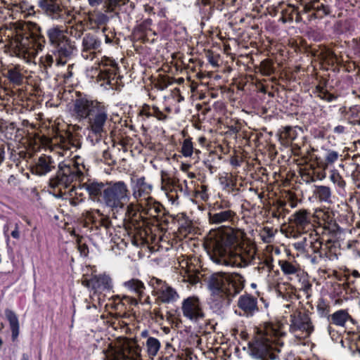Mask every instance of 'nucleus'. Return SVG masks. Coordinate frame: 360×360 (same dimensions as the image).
I'll use <instances>...</instances> for the list:
<instances>
[{
	"instance_id": "obj_1",
	"label": "nucleus",
	"mask_w": 360,
	"mask_h": 360,
	"mask_svg": "<svg viewBox=\"0 0 360 360\" xmlns=\"http://www.w3.org/2000/svg\"><path fill=\"white\" fill-rule=\"evenodd\" d=\"M245 233L229 227L226 231H210L207 248L212 259L221 265L245 267L255 259L256 248L250 240H245Z\"/></svg>"
},
{
	"instance_id": "obj_2",
	"label": "nucleus",
	"mask_w": 360,
	"mask_h": 360,
	"mask_svg": "<svg viewBox=\"0 0 360 360\" xmlns=\"http://www.w3.org/2000/svg\"><path fill=\"white\" fill-rule=\"evenodd\" d=\"M281 333L270 323L257 328L254 342L250 345L251 360H274V352H280L283 345Z\"/></svg>"
},
{
	"instance_id": "obj_3",
	"label": "nucleus",
	"mask_w": 360,
	"mask_h": 360,
	"mask_svg": "<svg viewBox=\"0 0 360 360\" xmlns=\"http://www.w3.org/2000/svg\"><path fill=\"white\" fill-rule=\"evenodd\" d=\"M245 279L238 273L219 272L209 278V287L214 294L229 301L244 288Z\"/></svg>"
},
{
	"instance_id": "obj_4",
	"label": "nucleus",
	"mask_w": 360,
	"mask_h": 360,
	"mask_svg": "<svg viewBox=\"0 0 360 360\" xmlns=\"http://www.w3.org/2000/svg\"><path fill=\"white\" fill-rule=\"evenodd\" d=\"M130 198V191L122 181H108L103 192V202L113 214L124 210Z\"/></svg>"
},
{
	"instance_id": "obj_5",
	"label": "nucleus",
	"mask_w": 360,
	"mask_h": 360,
	"mask_svg": "<svg viewBox=\"0 0 360 360\" xmlns=\"http://www.w3.org/2000/svg\"><path fill=\"white\" fill-rule=\"evenodd\" d=\"M141 350L136 342L127 338L119 339L103 350L104 360H142Z\"/></svg>"
},
{
	"instance_id": "obj_6",
	"label": "nucleus",
	"mask_w": 360,
	"mask_h": 360,
	"mask_svg": "<svg viewBox=\"0 0 360 360\" xmlns=\"http://www.w3.org/2000/svg\"><path fill=\"white\" fill-rule=\"evenodd\" d=\"M47 34L51 45L56 49L58 56L56 64L58 65L66 64V58L72 54L75 46L65 34V31L58 27H53L48 30Z\"/></svg>"
},
{
	"instance_id": "obj_7",
	"label": "nucleus",
	"mask_w": 360,
	"mask_h": 360,
	"mask_svg": "<svg viewBox=\"0 0 360 360\" xmlns=\"http://www.w3.org/2000/svg\"><path fill=\"white\" fill-rule=\"evenodd\" d=\"M83 176V172L77 166H59L57 175L50 180V185L51 187L63 186L68 188L72 182L80 181Z\"/></svg>"
},
{
	"instance_id": "obj_8",
	"label": "nucleus",
	"mask_w": 360,
	"mask_h": 360,
	"mask_svg": "<svg viewBox=\"0 0 360 360\" xmlns=\"http://www.w3.org/2000/svg\"><path fill=\"white\" fill-rule=\"evenodd\" d=\"M87 120V129L96 136V141L106 134L105 126L108 120V114L103 105H101L95 112L91 113Z\"/></svg>"
},
{
	"instance_id": "obj_9",
	"label": "nucleus",
	"mask_w": 360,
	"mask_h": 360,
	"mask_svg": "<svg viewBox=\"0 0 360 360\" xmlns=\"http://www.w3.org/2000/svg\"><path fill=\"white\" fill-rule=\"evenodd\" d=\"M101 105L97 101L88 100L85 98H77L73 104L74 115L79 120L88 119Z\"/></svg>"
},
{
	"instance_id": "obj_10",
	"label": "nucleus",
	"mask_w": 360,
	"mask_h": 360,
	"mask_svg": "<svg viewBox=\"0 0 360 360\" xmlns=\"http://www.w3.org/2000/svg\"><path fill=\"white\" fill-rule=\"evenodd\" d=\"M311 218L312 216L308 210L301 209L292 215L289 222L296 229L297 233L300 235L312 229Z\"/></svg>"
},
{
	"instance_id": "obj_11",
	"label": "nucleus",
	"mask_w": 360,
	"mask_h": 360,
	"mask_svg": "<svg viewBox=\"0 0 360 360\" xmlns=\"http://www.w3.org/2000/svg\"><path fill=\"white\" fill-rule=\"evenodd\" d=\"M181 309L184 315L193 321L197 322L205 316L200 300L197 297H190L186 299L182 303Z\"/></svg>"
},
{
	"instance_id": "obj_12",
	"label": "nucleus",
	"mask_w": 360,
	"mask_h": 360,
	"mask_svg": "<svg viewBox=\"0 0 360 360\" xmlns=\"http://www.w3.org/2000/svg\"><path fill=\"white\" fill-rule=\"evenodd\" d=\"M290 330L292 333L302 332L304 338L308 337L314 330L311 319L304 313H298L297 315H291Z\"/></svg>"
},
{
	"instance_id": "obj_13",
	"label": "nucleus",
	"mask_w": 360,
	"mask_h": 360,
	"mask_svg": "<svg viewBox=\"0 0 360 360\" xmlns=\"http://www.w3.org/2000/svg\"><path fill=\"white\" fill-rule=\"evenodd\" d=\"M325 1L326 0H312L304 5V11L311 13V18H322L330 13V8Z\"/></svg>"
},
{
	"instance_id": "obj_14",
	"label": "nucleus",
	"mask_w": 360,
	"mask_h": 360,
	"mask_svg": "<svg viewBox=\"0 0 360 360\" xmlns=\"http://www.w3.org/2000/svg\"><path fill=\"white\" fill-rule=\"evenodd\" d=\"M312 56L317 58L321 62L328 65H333L338 61L337 56L329 49L324 46L319 47L318 49L310 47L307 50Z\"/></svg>"
},
{
	"instance_id": "obj_15",
	"label": "nucleus",
	"mask_w": 360,
	"mask_h": 360,
	"mask_svg": "<svg viewBox=\"0 0 360 360\" xmlns=\"http://www.w3.org/2000/svg\"><path fill=\"white\" fill-rule=\"evenodd\" d=\"M126 229H134L140 237L148 234L147 221L141 214L134 213V217L125 222Z\"/></svg>"
},
{
	"instance_id": "obj_16",
	"label": "nucleus",
	"mask_w": 360,
	"mask_h": 360,
	"mask_svg": "<svg viewBox=\"0 0 360 360\" xmlns=\"http://www.w3.org/2000/svg\"><path fill=\"white\" fill-rule=\"evenodd\" d=\"M136 186L138 189L137 191H134L133 195L137 201H140V204L142 207L143 206V200L145 202L147 201V205L149 204V200H153V198L149 196L152 186L147 184L144 178H141L137 180Z\"/></svg>"
},
{
	"instance_id": "obj_17",
	"label": "nucleus",
	"mask_w": 360,
	"mask_h": 360,
	"mask_svg": "<svg viewBox=\"0 0 360 360\" xmlns=\"http://www.w3.org/2000/svg\"><path fill=\"white\" fill-rule=\"evenodd\" d=\"M129 1V0H88L89 5L91 7L97 8L103 5V8L105 13L115 12Z\"/></svg>"
},
{
	"instance_id": "obj_18",
	"label": "nucleus",
	"mask_w": 360,
	"mask_h": 360,
	"mask_svg": "<svg viewBox=\"0 0 360 360\" xmlns=\"http://www.w3.org/2000/svg\"><path fill=\"white\" fill-rule=\"evenodd\" d=\"M238 307L247 316H252L258 310L257 299L250 295L240 296L238 301Z\"/></svg>"
},
{
	"instance_id": "obj_19",
	"label": "nucleus",
	"mask_w": 360,
	"mask_h": 360,
	"mask_svg": "<svg viewBox=\"0 0 360 360\" xmlns=\"http://www.w3.org/2000/svg\"><path fill=\"white\" fill-rule=\"evenodd\" d=\"M39 6L41 10L52 18L57 19L63 12L58 0H40Z\"/></svg>"
},
{
	"instance_id": "obj_20",
	"label": "nucleus",
	"mask_w": 360,
	"mask_h": 360,
	"mask_svg": "<svg viewBox=\"0 0 360 360\" xmlns=\"http://www.w3.org/2000/svg\"><path fill=\"white\" fill-rule=\"evenodd\" d=\"M236 213L231 210H222L217 213H209V221L212 224H220L226 222H231L233 224Z\"/></svg>"
},
{
	"instance_id": "obj_21",
	"label": "nucleus",
	"mask_w": 360,
	"mask_h": 360,
	"mask_svg": "<svg viewBox=\"0 0 360 360\" xmlns=\"http://www.w3.org/2000/svg\"><path fill=\"white\" fill-rule=\"evenodd\" d=\"M91 288L97 291L110 290L111 288V279L108 276H95L91 278Z\"/></svg>"
},
{
	"instance_id": "obj_22",
	"label": "nucleus",
	"mask_w": 360,
	"mask_h": 360,
	"mask_svg": "<svg viewBox=\"0 0 360 360\" xmlns=\"http://www.w3.org/2000/svg\"><path fill=\"white\" fill-rule=\"evenodd\" d=\"M53 162L50 156H41L39 158L36 165L37 172L39 174H44L55 168Z\"/></svg>"
},
{
	"instance_id": "obj_23",
	"label": "nucleus",
	"mask_w": 360,
	"mask_h": 360,
	"mask_svg": "<svg viewBox=\"0 0 360 360\" xmlns=\"http://www.w3.org/2000/svg\"><path fill=\"white\" fill-rule=\"evenodd\" d=\"M84 186L87 190L89 195L91 199L95 200L101 196L103 198V192L105 190V184L91 182L89 184H85Z\"/></svg>"
},
{
	"instance_id": "obj_24",
	"label": "nucleus",
	"mask_w": 360,
	"mask_h": 360,
	"mask_svg": "<svg viewBox=\"0 0 360 360\" xmlns=\"http://www.w3.org/2000/svg\"><path fill=\"white\" fill-rule=\"evenodd\" d=\"M101 45V41L98 39L96 35L92 34H87L84 36L82 40L83 51H95Z\"/></svg>"
},
{
	"instance_id": "obj_25",
	"label": "nucleus",
	"mask_w": 360,
	"mask_h": 360,
	"mask_svg": "<svg viewBox=\"0 0 360 360\" xmlns=\"http://www.w3.org/2000/svg\"><path fill=\"white\" fill-rule=\"evenodd\" d=\"M5 315L9 321L10 328L12 332V339L15 341L19 334V323L18 318L15 314L10 309L6 310Z\"/></svg>"
},
{
	"instance_id": "obj_26",
	"label": "nucleus",
	"mask_w": 360,
	"mask_h": 360,
	"mask_svg": "<svg viewBox=\"0 0 360 360\" xmlns=\"http://www.w3.org/2000/svg\"><path fill=\"white\" fill-rule=\"evenodd\" d=\"M158 290L160 292L158 298L162 302H169L177 296L176 291L167 284H164Z\"/></svg>"
},
{
	"instance_id": "obj_27",
	"label": "nucleus",
	"mask_w": 360,
	"mask_h": 360,
	"mask_svg": "<svg viewBox=\"0 0 360 360\" xmlns=\"http://www.w3.org/2000/svg\"><path fill=\"white\" fill-rule=\"evenodd\" d=\"M349 319L350 316L345 310H339L331 315L332 323L337 326H344Z\"/></svg>"
},
{
	"instance_id": "obj_28",
	"label": "nucleus",
	"mask_w": 360,
	"mask_h": 360,
	"mask_svg": "<svg viewBox=\"0 0 360 360\" xmlns=\"http://www.w3.org/2000/svg\"><path fill=\"white\" fill-rule=\"evenodd\" d=\"M146 347L148 355L153 358L158 354L160 343L156 338L150 337L146 341Z\"/></svg>"
},
{
	"instance_id": "obj_29",
	"label": "nucleus",
	"mask_w": 360,
	"mask_h": 360,
	"mask_svg": "<svg viewBox=\"0 0 360 360\" xmlns=\"http://www.w3.org/2000/svg\"><path fill=\"white\" fill-rule=\"evenodd\" d=\"M174 82L173 77L166 75H160L155 83V86L160 90H164Z\"/></svg>"
},
{
	"instance_id": "obj_30",
	"label": "nucleus",
	"mask_w": 360,
	"mask_h": 360,
	"mask_svg": "<svg viewBox=\"0 0 360 360\" xmlns=\"http://www.w3.org/2000/svg\"><path fill=\"white\" fill-rule=\"evenodd\" d=\"M125 286L134 291L139 297H141L144 289L143 283L136 279H132L124 283Z\"/></svg>"
},
{
	"instance_id": "obj_31",
	"label": "nucleus",
	"mask_w": 360,
	"mask_h": 360,
	"mask_svg": "<svg viewBox=\"0 0 360 360\" xmlns=\"http://www.w3.org/2000/svg\"><path fill=\"white\" fill-rule=\"evenodd\" d=\"M60 142L63 145L62 147L66 150L70 149V146L80 147L79 141L71 134H67L66 137H60Z\"/></svg>"
},
{
	"instance_id": "obj_32",
	"label": "nucleus",
	"mask_w": 360,
	"mask_h": 360,
	"mask_svg": "<svg viewBox=\"0 0 360 360\" xmlns=\"http://www.w3.org/2000/svg\"><path fill=\"white\" fill-rule=\"evenodd\" d=\"M8 78L9 80L17 84L20 85L22 82L23 77L22 75L19 72L16 68L10 69L8 71Z\"/></svg>"
},
{
	"instance_id": "obj_33",
	"label": "nucleus",
	"mask_w": 360,
	"mask_h": 360,
	"mask_svg": "<svg viewBox=\"0 0 360 360\" xmlns=\"http://www.w3.org/2000/svg\"><path fill=\"white\" fill-rule=\"evenodd\" d=\"M199 271L191 270L186 271L185 275H184V281L186 282H188L192 285H195L200 281L199 277Z\"/></svg>"
},
{
	"instance_id": "obj_34",
	"label": "nucleus",
	"mask_w": 360,
	"mask_h": 360,
	"mask_svg": "<svg viewBox=\"0 0 360 360\" xmlns=\"http://www.w3.org/2000/svg\"><path fill=\"white\" fill-rule=\"evenodd\" d=\"M260 71L264 75H270L274 73L273 63L270 60H264L260 64Z\"/></svg>"
},
{
	"instance_id": "obj_35",
	"label": "nucleus",
	"mask_w": 360,
	"mask_h": 360,
	"mask_svg": "<svg viewBox=\"0 0 360 360\" xmlns=\"http://www.w3.org/2000/svg\"><path fill=\"white\" fill-rule=\"evenodd\" d=\"M279 264L285 274H293L297 271V268L288 261H280Z\"/></svg>"
},
{
	"instance_id": "obj_36",
	"label": "nucleus",
	"mask_w": 360,
	"mask_h": 360,
	"mask_svg": "<svg viewBox=\"0 0 360 360\" xmlns=\"http://www.w3.org/2000/svg\"><path fill=\"white\" fill-rule=\"evenodd\" d=\"M316 193L321 200L326 201L330 197V190L328 187L321 186L317 188Z\"/></svg>"
},
{
	"instance_id": "obj_37",
	"label": "nucleus",
	"mask_w": 360,
	"mask_h": 360,
	"mask_svg": "<svg viewBox=\"0 0 360 360\" xmlns=\"http://www.w3.org/2000/svg\"><path fill=\"white\" fill-rule=\"evenodd\" d=\"M153 200H149V204L147 205V201H146V207L143 208V210L146 211V214L153 215V214H158L160 212L161 209L160 207V204L154 202L153 205H150V202Z\"/></svg>"
},
{
	"instance_id": "obj_38",
	"label": "nucleus",
	"mask_w": 360,
	"mask_h": 360,
	"mask_svg": "<svg viewBox=\"0 0 360 360\" xmlns=\"http://www.w3.org/2000/svg\"><path fill=\"white\" fill-rule=\"evenodd\" d=\"M108 63H106V65H110V68L109 69H105L101 70V72H105L106 73L107 77L108 79L111 78L112 76H115L117 74V64L112 60H108Z\"/></svg>"
},
{
	"instance_id": "obj_39",
	"label": "nucleus",
	"mask_w": 360,
	"mask_h": 360,
	"mask_svg": "<svg viewBox=\"0 0 360 360\" xmlns=\"http://www.w3.org/2000/svg\"><path fill=\"white\" fill-rule=\"evenodd\" d=\"M96 213L101 217V218L98 221V225L105 228V230H108L112 226L111 221L108 217L104 216L103 213L100 212L99 210H96Z\"/></svg>"
},
{
	"instance_id": "obj_40",
	"label": "nucleus",
	"mask_w": 360,
	"mask_h": 360,
	"mask_svg": "<svg viewBox=\"0 0 360 360\" xmlns=\"http://www.w3.org/2000/svg\"><path fill=\"white\" fill-rule=\"evenodd\" d=\"M108 18L104 13L101 12L96 14L94 17L90 18V22L92 23H95L97 25H104L107 22Z\"/></svg>"
},
{
	"instance_id": "obj_41",
	"label": "nucleus",
	"mask_w": 360,
	"mask_h": 360,
	"mask_svg": "<svg viewBox=\"0 0 360 360\" xmlns=\"http://www.w3.org/2000/svg\"><path fill=\"white\" fill-rule=\"evenodd\" d=\"M330 179L334 184H337L340 188L345 186V181L337 171L333 170L331 172Z\"/></svg>"
},
{
	"instance_id": "obj_42",
	"label": "nucleus",
	"mask_w": 360,
	"mask_h": 360,
	"mask_svg": "<svg viewBox=\"0 0 360 360\" xmlns=\"http://www.w3.org/2000/svg\"><path fill=\"white\" fill-rule=\"evenodd\" d=\"M193 143L190 139H185L183 143L181 152L184 156H191L193 153Z\"/></svg>"
},
{
	"instance_id": "obj_43",
	"label": "nucleus",
	"mask_w": 360,
	"mask_h": 360,
	"mask_svg": "<svg viewBox=\"0 0 360 360\" xmlns=\"http://www.w3.org/2000/svg\"><path fill=\"white\" fill-rule=\"evenodd\" d=\"M32 41H34L33 47L37 50H42L45 44V39L44 36L39 35L34 37V34H32Z\"/></svg>"
},
{
	"instance_id": "obj_44",
	"label": "nucleus",
	"mask_w": 360,
	"mask_h": 360,
	"mask_svg": "<svg viewBox=\"0 0 360 360\" xmlns=\"http://www.w3.org/2000/svg\"><path fill=\"white\" fill-rule=\"evenodd\" d=\"M317 91L319 92V96L328 101H331L333 100L335 96L328 92L326 89H325L323 87H320L319 86L316 87Z\"/></svg>"
},
{
	"instance_id": "obj_45",
	"label": "nucleus",
	"mask_w": 360,
	"mask_h": 360,
	"mask_svg": "<svg viewBox=\"0 0 360 360\" xmlns=\"http://www.w3.org/2000/svg\"><path fill=\"white\" fill-rule=\"evenodd\" d=\"M126 207V213H125V218L124 221L125 222L129 220L131 217H134V213H136L134 211V205L133 203H130L129 205H127L125 206Z\"/></svg>"
},
{
	"instance_id": "obj_46",
	"label": "nucleus",
	"mask_w": 360,
	"mask_h": 360,
	"mask_svg": "<svg viewBox=\"0 0 360 360\" xmlns=\"http://www.w3.org/2000/svg\"><path fill=\"white\" fill-rule=\"evenodd\" d=\"M285 13H288V20H292L294 18V15H296V21L300 20V13L297 12L296 8L294 6H290L288 10H285Z\"/></svg>"
},
{
	"instance_id": "obj_47",
	"label": "nucleus",
	"mask_w": 360,
	"mask_h": 360,
	"mask_svg": "<svg viewBox=\"0 0 360 360\" xmlns=\"http://www.w3.org/2000/svg\"><path fill=\"white\" fill-rule=\"evenodd\" d=\"M41 62L44 67V68H50L52 64L53 63V56L50 54H47L44 56V58H42L41 60Z\"/></svg>"
},
{
	"instance_id": "obj_48",
	"label": "nucleus",
	"mask_w": 360,
	"mask_h": 360,
	"mask_svg": "<svg viewBox=\"0 0 360 360\" xmlns=\"http://www.w3.org/2000/svg\"><path fill=\"white\" fill-rule=\"evenodd\" d=\"M29 39L27 37L22 38V39L19 41V45H17V48H18L19 51H22V53H26L27 49H29V45L27 44Z\"/></svg>"
},
{
	"instance_id": "obj_49",
	"label": "nucleus",
	"mask_w": 360,
	"mask_h": 360,
	"mask_svg": "<svg viewBox=\"0 0 360 360\" xmlns=\"http://www.w3.org/2000/svg\"><path fill=\"white\" fill-rule=\"evenodd\" d=\"M152 116L155 117L160 120H164L167 116L161 112L158 108L153 106L152 108Z\"/></svg>"
},
{
	"instance_id": "obj_50",
	"label": "nucleus",
	"mask_w": 360,
	"mask_h": 360,
	"mask_svg": "<svg viewBox=\"0 0 360 360\" xmlns=\"http://www.w3.org/2000/svg\"><path fill=\"white\" fill-rule=\"evenodd\" d=\"M150 283L155 289H157L158 290L159 288H160L161 286H163L164 284H166L162 280L156 278H151Z\"/></svg>"
},
{
	"instance_id": "obj_51",
	"label": "nucleus",
	"mask_w": 360,
	"mask_h": 360,
	"mask_svg": "<svg viewBox=\"0 0 360 360\" xmlns=\"http://www.w3.org/2000/svg\"><path fill=\"white\" fill-rule=\"evenodd\" d=\"M338 153L335 151H332L327 155L326 161L327 162V164H331L334 162L338 159Z\"/></svg>"
},
{
	"instance_id": "obj_52",
	"label": "nucleus",
	"mask_w": 360,
	"mask_h": 360,
	"mask_svg": "<svg viewBox=\"0 0 360 360\" xmlns=\"http://www.w3.org/2000/svg\"><path fill=\"white\" fill-rule=\"evenodd\" d=\"M311 247L314 253H319L322 247V243L316 239L314 242L311 243Z\"/></svg>"
},
{
	"instance_id": "obj_53",
	"label": "nucleus",
	"mask_w": 360,
	"mask_h": 360,
	"mask_svg": "<svg viewBox=\"0 0 360 360\" xmlns=\"http://www.w3.org/2000/svg\"><path fill=\"white\" fill-rule=\"evenodd\" d=\"M291 150L294 155L299 156L300 155L301 147L297 143L294 142V139H292L291 144Z\"/></svg>"
},
{
	"instance_id": "obj_54",
	"label": "nucleus",
	"mask_w": 360,
	"mask_h": 360,
	"mask_svg": "<svg viewBox=\"0 0 360 360\" xmlns=\"http://www.w3.org/2000/svg\"><path fill=\"white\" fill-rule=\"evenodd\" d=\"M8 252V248L4 244H0V262L6 259V253Z\"/></svg>"
},
{
	"instance_id": "obj_55",
	"label": "nucleus",
	"mask_w": 360,
	"mask_h": 360,
	"mask_svg": "<svg viewBox=\"0 0 360 360\" xmlns=\"http://www.w3.org/2000/svg\"><path fill=\"white\" fill-rule=\"evenodd\" d=\"M141 114L146 115L147 117H151L152 116V108H150L148 105H146L141 110Z\"/></svg>"
},
{
	"instance_id": "obj_56",
	"label": "nucleus",
	"mask_w": 360,
	"mask_h": 360,
	"mask_svg": "<svg viewBox=\"0 0 360 360\" xmlns=\"http://www.w3.org/2000/svg\"><path fill=\"white\" fill-rule=\"evenodd\" d=\"M306 241V238L304 239V240L302 242H299V243H295L294 245H295V248L298 250H300V251H304V243Z\"/></svg>"
},
{
	"instance_id": "obj_57",
	"label": "nucleus",
	"mask_w": 360,
	"mask_h": 360,
	"mask_svg": "<svg viewBox=\"0 0 360 360\" xmlns=\"http://www.w3.org/2000/svg\"><path fill=\"white\" fill-rule=\"evenodd\" d=\"M122 300H124L126 301H128L131 304H137L138 302L136 299L134 298H131V297H127V296H124Z\"/></svg>"
},
{
	"instance_id": "obj_58",
	"label": "nucleus",
	"mask_w": 360,
	"mask_h": 360,
	"mask_svg": "<svg viewBox=\"0 0 360 360\" xmlns=\"http://www.w3.org/2000/svg\"><path fill=\"white\" fill-rule=\"evenodd\" d=\"M4 144L0 143V163L4 160Z\"/></svg>"
},
{
	"instance_id": "obj_59",
	"label": "nucleus",
	"mask_w": 360,
	"mask_h": 360,
	"mask_svg": "<svg viewBox=\"0 0 360 360\" xmlns=\"http://www.w3.org/2000/svg\"><path fill=\"white\" fill-rule=\"evenodd\" d=\"M79 249H80V252L82 254H84V255H86V252H87V250H88V248L86 245H80L79 246Z\"/></svg>"
},
{
	"instance_id": "obj_60",
	"label": "nucleus",
	"mask_w": 360,
	"mask_h": 360,
	"mask_svg": "<svg viewBox=\"0 0 360 360\" xmlns=\"http://www.w3.org/2000/svg\"><path fill=\"white\" fill-rule=\"evenodd\" d=\"M311 284L307 283L304 284V285L303 286V290L306 293H307L308 291L311 289Z\"/></svg>"
},
{
	"instance_id": "obj_61",
	"label": "nucleus",
	"mask_w": 360,
	"mask_h": 360,
	"mask_svg": "<svg viewBox=\"0 0 360 360\" xmlns=\"http://www.w3.org/2000/svg\"><path fill=\"white\" fill-rule=\"evenodd\" d=\"M276 203H277V205H278V208H283L286 205V202L285 201H283V200H278Z\"/></svg>"
},
{
	"instance_id": "obj_62",
	"label": "nucleus",
	"mask_w": 360,
	"mask_h": 360,
	"mask_svg": "<svg viewBox=\"0 0 360 360\" xmlns=\"http://www.w3.org/2000/svg\"><path fill=\"white\" fill-rule=\"evenodd\" d=\"M11 236L15 238H19V232L17 229L14 230L12 231L11 233Z\"/></svg>"
},
{
	"instance_id": "obj_63",
	"label": "nucleus",
	"mask_w": 360,
	"mask_h": 360,
	"mask_svg": "<svg viewBox=\"0 0 360 360\" xmlns=\"http://www.w3.org/2000/svg\"><path fill=\"white\" fill-rule=\"evenodd\" d=\"M263 231L265 232L268 236H272L271 230L269 228L264 227Z\"/></svg>"
},
{
	"instance_id": "obj_64",
	"label": "nucleus",
	"mask_w": 360,
	"mask_h": 360,
	"mask_svg": "<svg viewBox=\"0 0 360 360\" xmlns=\"http://www.w3.org/2000/svg\"><path fill=\"white\" fill-rule=\"evenodd\" d=\"M83 285L87 286V287H91V279L90 280H84L82 282Z\"/></svg>"
}]
</instances>
